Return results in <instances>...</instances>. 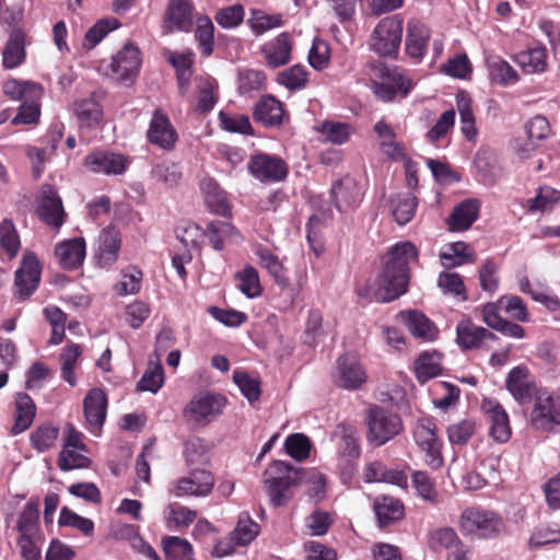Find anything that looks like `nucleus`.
I'll list each match as a JSON object with an SVG mask.
<instances>
[{
	"instance_id": "39",
	"label": "nucleus",
	"mask_w": 560,
	"mask_h": 560,
	"mask_svg": "<svg viewBox=\"0 0 560 560\" xmlns=\"http://www.w3.org/2000/svg\"><path fill=\"white\" fill-rule=\"evenodd\" d=\"M428 546L434 552H442L443 550L450 552L465 547L455 529L448 526L431 530L428 535Z\"/></svg>"
},
{
	"instance_id": "7",
	"label": "nucleus",
	"mask_w": 560,
	"mask_h": 560,
	"mask_svg": "<svg viewBox=\"0 0 560 560\" xmlns=\"http://www.w3.org/2000/svg\"><path fill=\"white\" fill-rule=\"evenodd\" d=\"M366 425V440L375 446L384 445L404 430L401 418L397 413L377 405L369 409Z\"/></svg>"
},
{
	"instance_id": "24",
	"label": "nucleus",
	"mask_w": 560,
	"mask_h": 560,
	"mask_svg": "<svg viewBox=\"0 0 560 560\" xmlns=\"http://www.w3.org/2000/svg\"><path fill=\"white\" fill-rule=\"evenodd\" d=\"M498 336L491 330L478 326L470 319L456 325V342L462 350L481 349L486 341H497Z\"/></svg>"
},
{
	"instance_id": "61",
	"label": "nucleus",
	"mask_w": 560,
	"mask_h": 560,
	"mask_svg": "<svg viewBox=\"0 0 560 560\" xmlns=\"http://www.w3.org/2000/svg\"><path fill=\"white\" fill-rule=\"evenodd\" d=\"M278 82L291 91L304 89L307 83V70L302 65L292 66L278 74Z\"/></svg>"
},
{
	"instance_id": "12",
	"label": "nucleus",
	"mask_w": 560,
	"mask_h": 560,
	"mask_svg": "<svg viewBox=\"0 0 560 560\" xmlns=\"http://www.w3.org/2000/svg\"><path fill=\"white\" fill-rule=\"evenodd\" d=\"M247 170L260 183L282 182L289 174V166L282 158L267 153L253 154Z\"/></svg>"
},
{
	"instance_id": "26",
	"label": "nucleus",
	"mask_w": 560,
	"mask_h": 560,
	"mask_svg": "<svg viewBox=\"0 0 560 560\" xmlns=\"http://www.w3.org/2000/svg\"><path fill=\"white\" fill-rule=\"evenodd\" d=\"M293 49V42L288 32H282L275 38L266 42L260 47L266 63L270 68H279L285 66L291 60V52Z\"/></svg>"
},
{
	"instance_id": "16",
	"label": "nucleus",
	"mask_w": 560,
	"mask_h": 560,
	"mask_svg": "<svg viewBox=\"0 0 560 560\" xmlns=\"http://www.w3.org/2000/svg\"><path fill=\"white\" fill-rule=\"evenodd\" d=\"M505 387L514 400L522 407L534 404V400L540 393V387L529 378V372L526 366L518 365L513 368L505 380Z\"/></svg>"
},
{
	"instance_id": "9",
	"label": "nucleus",
	"mask_w": 560,
	"mask_h": 560,
	"mask_svg": "<svg viewBox=\"0 0 560 560\" xmlns=\"http://www.w3.org/2000/svg\"><path fill=\"white\" fill-rule=\"evenodd\" d=\"M434 418L422 417L417 420L412 434L419 450L424 454L425 464L436 470L444 464L443 442L439 439Z\"/></svg>"
},
{
	"instance_id": "43",
	"label": "nucleus",
	"mask_w": 560,
	"mask_h": 560,
	"mask_svg": "<svg viewBox=\"0 0 560 560\" xmlns=\"http://www.w3.org/2000/svg\"><path fill=\"white\" fill-rule=\"evenodd\" d=\"M441 358L438 351L423 352L418 357L415 362V372L420 383H425L441 374Z\"/></svg>"
},
{
	"instance_id": "58",
	"label": "nucleus",
	"mask_w": 560,
	"mask_h": 560,
	"mask_svg": "<svg viewBox=\"0 0 560 560\" xmlns=\"http://www.w3.org/2000/svg\"><path fill=\"white\" fill-rule=\"evenodd\" d=\"M446 433L452 445H466L476 433V422L471 419L460 420L450 424Z\"/></svg>"
},
{
	"instance_id": "63",
	"label": "nucleus",
	"mask_w": 560,
	"mask_h": 560,
	"mask_svg": "<svg viewBox=\"0 0 560 560\" xmlns=\"http://www.w3.org/2000/svg\"><path fill=\"white\" fill-rule=\"evenodd\" d=\"M311 446L310 439L303 433L290 434L284 442L287 454L299 462L310 456Z\"/></svg>"
},
{
	"instance_id": "55",
	"label": "nucleus",
	"mask_w": 560,
	"mask_h": 560,
	"mask_svg": "<svg viewBox=\"0 0 560 560\" xmlns=\"http://www.w3.org/2000/svg\"><path fill=\"white\" fill-rule=\"evenodd\" d=\"M151 175L156 182L163 183L168 187H174L182 178V168L178 163L163 161L153 166Z\"/></svg>"
},
{
	"instance_id": "44",
	"label": "nucleus",
	"mask_w": 560,
	"mask_h": 560,
	"mask_svg": "<svg viewBox=\"0 0 560 560\" xmlns=\"http://www.w3.org/2000/svg\"><path fill=\"white\" fill-rule=\"evenodd\" d=\"M516 62L526 73H540L547 68V49L535 47L516 55Z\"/></svg>"
},
{
	"instance_id": "20",
	"label": "nucleus",
	"mask_w": 560,
	"mask_h": 560,
	"mask_svg": "<svg viewBox=\"0 0 560 560\" xmlns=\"http://www.w3.org/2000/svg\"><path fill=\"white\" fill-rule=\"evenodd\" d=\"M334 377L339 387L349 390L360 388L368 380L366 372L359 360L348 354L338 358Z\"/></svg>"
},
{
	"instance_id": "14",
	"label": "nucleus",
	"mask_w": 560,
	"mask_h": 560,
	"mask_svg": "<svg viewBox=\"0 0 560 560\" xmlns=\"http://www.w3.org/2000/svg\"><path fill=\"white\" fill-rule=\"evenodd\" d=\"M214 487L213 474L205 468H191L189 475L173 482L171 492L177 497H207Z\"/></svg>"
},
{
	"instance_id": "51",
	"label": "nucleus",
	"mask_w": 560,
	"mask_h": 560,
	"mask_svg": "<svg viewBox=\"0 0 560 560\" xmlns=\"http://www.w3.org/2000/svg\"><path fill=\"white\" fill-rule=\"evenodd\" d=\"M325 337L324 317L319 308H311L305 320L303 342L315 347Z\"/></svg>"
},
{
	"instance_id": "28",
	"label": "nucleus",
	"mask_w": 560,
	"mask_h": 560,
	"mask_svg": "<svg viewBox=\"0 0 560 560\" xmlns=\"http://www.w3.org/2000/svg\"><path fill=\"white\" fill-rule=\"evenodd\" d=\"M86 254L83 237H74L60 242L55 247V256L65 270H74L82 266Z\"/></svg>"
},
{
	"instance_id": "62",
	"label": "nucleus",
	"mask_w": 560,
	"mask_h": 560,
	"mask_svg": "<svg viewBox=\"0 0 560 560\" xmlns=\"http://www.w3.org/2000/svg\"><path fill=\"white\" fill-rule=\"evenodd\" d=\"M79 448L62 447L59 453L57 465L62 471L88 468L91 459L78 452Z\"/></svg>"
},
{
	"instance_id": "47",
	"label": "nucleus",
	"mask_w": 560,
	"mask_h": 560,
	"mask_svg": "<svg viewBox=\"0 0 560 560\" xmlns=\"http://www.w3.org/2000/svg\"><path fill=\"white\" fill-rule=\"evenodd\" d=\"M237 288L249 299L258 298L262 293L259 275L255 267L246 265L241 271L235 273Z\"/></svg>"
},
{
	"instance_id": "40",
	"label": "nucleus",
	"mask_w": 560,
	"mask_h": 560,
	"mask_svg": "<svg viewBox=\"0 0 560 560\" xmlns=\"http://www.w3.org/2000/svg\"><path fill=\"white\" fill-rule=\"evenodd\" d=\"M440 259L445 268L459 267L476 261L474 249L465 242L451 243L447 250L440 254Z\"/></svg>"
},
{
	"instance_id": "8",
	"label": "nucleus",
	"mask_w": 560,
	"mask_h": 560,
	"mask_svg": "<svg viewBox=\"0 0 560 560\" xmlns=\"http://www.w3.org/2000/svg\"><path fill=\"white\" fill-rule=\"evenodd\" d=\"M404 18L394 14L382 19L375 26L370 47L383 57H396L401 44Z\"/></svg>"
},
{
	"instance_id": "11",
	"label": "nucleus",
	"mask_w": 560,
	"mask_h": 560,
	"mask_svg": "<svg viewBox=\"0 0 560 560\" xmlns=\"http://www.w3.org/2000/svg\"><path fill=\"white\" fill-rule=\"evenodd\" d=\"M335 434L340 438L338 466L341 469V475L351 477L361 455L358 431L351 424L340 423L337 425Z\"/></svg>"
},
{
	"instance_id": "6",
	"label": "nucleus",
	"mask_w": 560,
	"mask_h": 560,
	"mask_svg": "<svg viewBox=\"0 0 560 560\" xmlns=\"http://www.w3.org/2000/svg\"><path fill=\"white\" fill-rule=\"evenodd\" d=\"M226 398L217 393L201 392L195 395L183 409V417L196 427H206L214 421L226 406Z\"/></svg>"
},
{
	"instance_id": "27",
	"label": "nucleus",
	"mask_w": 560,
	"mask_h": 560,
	"mask_svg": "<svg viewBox=\"0 0 560 560\" xmlns=\"http://www.w3.org/2000/svg\"><path fill=\"white\" fill-rule=\"evenodd\" d=\"M430 36L429 27L420 20H409L405 43L406 54L417 62L421 61L427 52Z\"/></svg>"
},
{
	"instance_id": "22",
	"label": "nucleus",
	"mask_w": 560,
	"mask_h": 560,
	"mask_svg": "<svg viewBox=\"0 0 560 560\" xmlns=\"http://www.w3.org/2000/svg\"><path fill=\"white\" fill-rule=\"evenodd\" d=\"M482 410L489 424V435L498 443H506L511 439L512 429L505 409L497 400L485 399Z\"/></svg>"
},
{
	"instance_id": "45",
	"label": "nucleus",
	"mask_w": 560,
	"mask_h": 560,
	"mask_svg": "<svg viewBox=\"0 0 560 560\" xmlns=\"http://www.w3.org/2000/svg\"><path fill=\"white\" fill-rule=\"evenodd\" d=\"M418 207V199L412 192L398 194L393 199V217L399 225L410 222Z\"/></svg>"
},
{
	"instance_id": "17",
	"label": "nucleus",
	"mask_w": 560,
	"mask_h": 560,
	"mask_svg": "<svg viewBox=\"0 0 560 560\" xmlns=\"http://www.w3.org/2000/svg\"><path fill=\"white\" fill-rule=\"evenodd\" d=\"M37 214L48 226L59 230L65 223L66 212L56 188L43 185L38 195Z\"/></svg>"
},
{
	"instance_id": "1",
	"label": "nucleus",
	"mask_w": 560,
	"mask_h": 560,
	"mask_svg": "<svg viewBox=\"0 0 560 560\" xmlns=\"http://www.w3.org/2000/svg\"><path fill=\"white\" fill-rule=\"evenodd\" d=\"M419 250L409 241L398 242L390 246L381 257L376 275L377 300L394 302L409 290L411 265L418 262Z\"/></svg>"
},
{
	"instance_id": "60",
	"label": "nucleus",
	"mask_w": 560,
	"mask_h": 560,
	"mask_svg": "<svg viewBox=\"0 0 560 560\" xmlns=\"http://www.w3.org/2000/svg\"><path fill=\"white\" fill-rule=\"evenodd\" d=\"M164 383V370L161 363H150L140 381L137 383V389L140 392L158 393Z\"/></svg>"
},
{
	"instance_id": "64",
	"label": "nucleus",
	"mask_w": 560,
	"mask_h": 560,
	"mask_svg": "<svg viewBox=\"0 0 560 560\" xmlns=\"http://www.w3.org/2000/svg\"><path fill=\"white\" fill-rule=\"evenodd\" d=\"M498 265L490 258L486 259L480 266L478 276L482 291L493 294L499 289L500 278L498 276Z\"/></svg>"
},
{
	"instance_id": "33",
	"label": "nucleus",
	"mask_w": 560,
	"mask_h": 560,
	"mask_svg": "<svg viewBox=\"0 0 560 560\" xmlns=\"http://www.w3.org/2000/svg\"><path fill=\"white\" fill-rule=\"evenodd\" d=\"M399 316L415 337L433 340L439 334L434 323L419 311L400 312Z\"/></svg>"
},
{
	"instance_id": "2",
	"label": "nucleus",
	"mask_w": 560,
	"mask_h": 560,
	"mask_svg": "<svg viewBox=\"0 0 560 560\" xmlns=\"http://www.w3.org/2000/svg\"><path fill=\"white\" fill-rule=\"evenodd\" d=\"M302 479L300 469L283 460H273L264 471V483L270 503L276 506L287 505L293 498L292 488Z\"/></svg>"
},
{
	"instance_id": "30",
	"label": "nucleus",
	"mask_w": 560,
	"mask_h": 560,
	"mask_svg": "<svg viewBox=\"0 0 560 560\" xmlns=\"http://www.w3.org/2000/svg\"><path fill=\"white\" fill-rule=\"evenodd\" d=\"M480 202L477 199H465L453 209L447 219L448 230L460 232L468 230L478 219Z\"/></svg>"
},
{
	"instance_id": "23",
	"label": "nucleus",
	"mask_w": 560,
	"mask_h": 560,
	"mask_svg": "<svg viewBox=\"0 0 560 560\" xmlns=\"http://www.w3.org/2000/svg\"><path fill=\"white\" fill-rule=\"evenodd\" d=\"M120 246V231L115 226L103 229L98 235L97 248L94 255L96 266L101 268L113 266L119 257Z\"/></svg>"
},
{
	"instance_id": "46",
	"label": "nucleus",
	"mask_w": 560,
	"mask_h": 560,
	"mask_svg": "<svg viewBox=\"0 0 560 560\" xmlns=\"http://www.w3.org/2000/svg\"><path fill=\"white\" fill-rule=\"evenodd\" d=\"M3 67L12 69L21 65L25 57L24 34L21 31H13L3 49Z\"/></svg>"
},
{
	"instance_id": "49",
	"label": "nucleus",
	"mask_w": 560,
	"mask_h": 560,
	"mask_svg": "<svg viewBox=\"0 0 560 560\" xmlns=\"http://www.w3.org/2000/svg\"><path fill=\"white\" fill-rule=\"evenodd\" d=\"M195 38L198 43V48L203 57H209L214 48V26L208 15L197 18V26L195 31Z\"/></svg>"
},
{
	"instance_id": "34",
	"label": "nucleus",
	"mask_w": 560,
	"mask_h": 560,
	"mask_svg": "<svg viewBox=\"0 0 560 560\" xmlns=\"http://www.w3.org/2000/svg\"><path fill=\"white\" fill-rule=\"evenodd\" d=\"M203 235L208 237L212 248L218 252L225 248L226 242H232L240 237L237 229L231 222L221 220L209 222L203 231Z\"/></svg>"
},
{
	"instance_id": "37",
	"label": "nucleus",
	"mask_w": 560,
	"mask_h": 560,
	"mask_svg": "<svg viewBox=\"0 0 560 560\" xmlns=\"http://www.w3.org/2000/svg\"><path fill=\"white\" fill-rule=\"evenodd\" d=\"M39 502L30 500L20 512L16 521V530L19 536H39L43 535L39 526Z\"/></svg>"
},
{
	"instance_id": "50",
	"label": "nucleus",
	"mask_w": 560,
	"mask_h": 560,
	"mask_svg": "<svg viewBox=\"0 0 560 560\" xmlns=\"http://www.w3.org/2000/svg\"><path fill=\"white\" fill-rule=\"evenodd\" d=\"M3 92L12 100L30 101V98H40L43 89L39 84L31 82H21L18 80H9L3 85Z\"/></svg>"
},
{
	"instance_id": "25",
	"label": "nucleus",
	"mask_w": 560,
	"mask_h": 560,
	"mask_svg": "<svg viewBox=\"0 0 560 560\" xmlns=\"http://www.w3.org/2000/svg\"><path fill=\"white\" fill-rule=\"evenodd\" d=\"M194 4L188 0H170L164 14L167 32H190L194 25Z\"/></svg>"
},
{
	"instance_id": "56",
	"label": "nucleus",
	"mask_w": 560,
	"mask_h": 560,
	"mask_svg": "<svg viewBox=\"0 0 560 560\" xmlns=\"http://www.w3.org/2000/svg\"><path fill=\"white\" fill-rule=\"evenodd\" d=\"M232 534L237 545L245 546L257 537L259 525L250 518L248 513H241L237 525Z\"/></svg>"
},
{
	"instance_id": "36",
	"label": "nucleus",
	"mask_w": 560,
	"mask_h": 560,
	"mask_svg": "<svg viewBox=\"0 0 560 560\" xmlns=\"http://www.w3.org/2000/svg\"><path fill=\"white\" fill-rule=\"evenodd\" d=\"M255 254L259 259V265L268 271L279 287L285 288L289 285L288 269L277 255L264 246H259Z\"/></svg>"
},
{
	"instance_id": "57",
	"label": "nucleus",
	"mask_w": 560,
	"mask_h": 560,
	"mask_svg": "<svg viewBox=\"0 0 560 560\" xmlns=\"http://www.w3.org/2000/svg\"><path fill=\"white\" fill-rule=\"evenodd\" d=\"M438 285L445 294L458 296L462 301L468 300L464 280L457 272H441L438 278Z\"/></svg>"
},
{
	"instance_id": "35",
	"label": "nucleus",
	"mask_w": 560,
	"mask_h": 560,
	"mask_svg": "<svg viewBox=\"0 0 560 560\" xmlns=\"http://www.w3.org/2000/svg\"><path fill=\"white\" fill-rule=\"evenodd\" d=\"M74 114L80 128H96L103 119L102 106L92 96L77 101L74 103Z\"/></svg>"
},
{
	"instance_id": "54",
	"label": "nucleus",
	"mask_w": 560,
	"mask_h": 560,
	"mask_svg": "<svg viewBox=\"0 0 560 560\" xmlns=\"http://www.w3.org/2000/svg\"><path fill=\"white\" fill-rule=\"evenodd\" d=\"M81 353V346L71 343L67 346L60 354L61 376L71 386H74L77 383L74 369L77 366V362Z\"/></svg>"
},
{
	"instance_id": "18",
	"label": "nucleus",
	"mask_w": 560,
	"mask_h": 560,
	"mask_svg": "<svg viewBox=\"0 0 560 560\" xmlns=\"http://www.w3.org/2000/svg\"><path fill=\"white\" fill-rule=\"evenodd\" d=\"M330 197L336 209L339 212L347 213L360 206L363 199V191L360 183L347 175L332 184Z\"/></svg>"
},
{
	"instance_id": "4",
	"label": "nucleus",
	"mask_w": 560,
	"mask_h": 560,
	"mask_svg": "<svg viewBox=\"0 0 560 560\" xmlns=\"http://www.w3.org/2000/svg\"><path fill=\"white\" fill-rule=\"evenodd\" d=\"M528 424L542 434L553 433L560 428V390L540 387L528 413Z\"/></svg>"
},
{
	"instance_id": "53",
	"label": "nucleus",
	"mask_w": 560,
	"mask_h": 560,
	"mask_svg": "<svg viewBox=\"0 0 560 560\" xmlns=\"http://www.w3.org/2000/svg\"><path fill=\"white\" fill-rule=\"evenodd\" d=\"M120 25L121 23L115 18L97 21L85 33L83 46L88 49L94 48L109 32L117 30Z\"/></svg>"
},
{
	"instance_id": "48",
	"label": "nucleus",
	"mask_w": 560,
	"mask_h": 560,
	"mask_svg": "<svg viewBox=\"0 0 560 560\" xmlns=\"http://www.w3.org/2000/svg\"><path fill=\"white\" fill-rule=\"evenodd\" d=\"M412 486L417 494L432 505L440 503V495L435 486V481L427 471L415 470L411 474Z\"/></svg>"
},
{
	"instance_id": "32",
	"label": "nucleus",
	"mask_w": 560,
	"mask_h": 560,
	"mask_svg": "<svg viewBox=\"0 0 560 560\" xmlns=\"http://www.w3.org/2000/svg\"><path fill=\"white\" fill-rule=\"evenodd\" d=\"M36 416V406L32 397L25 393H19L15 397L14 423L11 434L18 435L26 431Z\"/></svg>"
},
{
	"instance_id": "15",
	"label": "nucleus",
	"mask_w": 560,
	"mask_h": 560,
	"mask_svg": "<svg viewBox=\"0 0 560 560\" xmlns=\"http://www.w3.org/2000/svg\"><path fill=\"white\" fill-rule=\"evenodd\" d=\"M141 67V52L132 44H126L112 57L109 65L110 75L125 84L135 82Z\"/></svg>"
},
{
	"instance_id": "41",
	"label": "nucleus",
	"mask_w": 560,
	"mask_h": 560,
	"mask_svg": "<svg viewBox=\"0 0 560 560\" xmlns=\"http://www.w3.org/2000/svg\"><path fill=\"white\" fill-rule=\"evenodd\" d=\"M247 24L256 36H261L265 33L284 25L283 14H268L260 9L250 10V18Z\"/></svg>"
},
{
	"instance_id": "19",
	"label": "nucleus",
	"mask_w": 560,
	"mask_h": 560,
	"mask_svg": "<svg viewBox=\"0 0 560 560\" xmlns=\"http://www.w3.org/2000/svg\"><path fill=\"white\" fill-rule=\"evenodd\" d=\"M108 397L98 387L88 392L83 399V413L88 430L94 435H100L107 416Z\"/></svg>"
},
{
	"instance_id": "59",
	"label": "nucleus",
	"mask_w": 560,
	"mask_h": 560,
	"mask_svg": "<svg viewBox=\"0 0 560 560\" xmlns=\"http://www.w3.org/2000/svg\"><path fill=\"white\" fill-rule=\"evenodd\" d=\"M58 523L60 526L75 528L88 537L94 534L93 521L74 513L67 506L61 509Z\"/></svg>"
},
{
	"instance_id": "38",
	"label": "nucleus",
	"mask_w": 560,
	"mask_h": 560,
	"mask_svg": "<svg viewBox=\"0 0 560 560\" xmlns=\"http://www.w3.org/2000/svg\"><path fill=\"white\" fill-rule=\"evenodd\" d=\"M209 443L199 436H191L184 443L183 454L187 466L190 468H199V466L209 465Z\"/></svg>"
},
{
	"instance_id": "13",
	"label": "nucleus",
	"mask_w": 560,
	"mask_h": 560,
	"mask_svg": "<svg viewBox=\"0 0 560 560\" xmlns=\"http://www.w3.org/2000/svg\"><path fill=\"white\" fill-rule=\"evenodd\" d=\"M130 163V159L121 153L94 150L84 156L82 165L91 173L117 176L122 175Z\"/></svg>"
},
{
	"instance_id": "42",
	"label": "nucleus",
	"mask_w": 560,
	"mask_h": 560,
	"mask_svg": "<svg viewBox=\"0 0 560 560\" xmlns=\"http://www.w3.org/2000/svg\"><path fill=\"white\" fill-rule=\"evenodd\" d=\"M59 439V428L52 423H42L30 434V444L38 453L54 448Z\"/></svg>"
},
{
	"instance_id": "10",
	"label": "nucleus",
	"mask_w": 560,
	"mask_h": 560,
	"mask_svg": "<svg viewBox=\"0 0 560 560\" xmlns=\"http://www.w3.org/2000/svg\"><path fill=\"white\" fill-rule=\"evenodd\" d=\"M42 276V264L35 253L26 250L14 277V295L24 301L38 288Z\"/></svg>"
},
{
	"instance_id": "21",
	"label": "nucleus",
	"mask_w": 560,
	"mask_h": 560,
	"mask_svg": "<svg viewBox=\"0 0 560 560\" xmlns=\"http://www.w3.org/2000/svg\"><path fill=\"white\" fill-rule=\"evenodd\" d=\"M148 141L163 150L171 151L177 142L178 135L168 116L155 109L147 132Z\"/></svg>"
},
{
	"instance_id": "3",
	"label": "nucleus",
	"mask_w": 560,
	"mask_h": 560,
	"mask_svg": "<svg viewBox=\"0 0 560 560\" xmlns=\"http://www.w3.org/2000/svg\"><path fill=\"white\" fill-rule=\"evenodd\" d=\"M457 526L465 537L489 539L501 533L503 521L497 512L472 505L462 511Z\"/></svg>"
},
{
	"instance_id": "29",
	"label": "nucleus",
	"mask_w": 560,
	"mask_h": 560,
	"mask_svg": "<svg viewBox=\"0 0 560 560\" xmlns=\"http://www.w3.org/2000/svg\"><path fill=\"white\" fill-rule=\"evenodd\" d=\"M253 117L265 127H280L284 117L283 104L271 95H265L256 103Z\"/></svg>"
},
{
	"instance_id": "31",
	"label": "nucleus",
	"mask_w": 560,
	"mask_h": 560,
	"mask_svg": "<svg viewBox=\"0 0 560 560\" xmlns=\"http://www.w3.org/2000/svg\"><path fill=\"white\" fill-rule=\"evenodd\" d=\"M373 508L381 527L396 523L405 516L404 503L399 499L390 495L377 497Z\"/></svg>"
},
{
	"instance_id": "52",
	"label": "nucleus",
	"mask_w": 560,
	"mask_h": 560,
	"mask_svg": "<svg viewBox=\"0 0 560 560\" xmlns=\"http://www.w3.org/2000/svg\"><path fill=\"white\" fill-rule=\"evenodd\" d=\"M490 78L501 85L514 84L518 81L516 70L501 58H492L488 61Z\"/></svg>"
},
{
	"instance_id": "5",
	"label": "nucleus",
	"mask_w": 560,
	"mask_h": 560,
	"mask_svg": "<svg viewBox=\"0 0 560 560\" xmlns=\"http://www.w3.org/2000/svg\"><path fill=\"white\" fill-rule=\"evenodd\" d=\"M372 81L373 93L383 102H393L396 96L407 97L413 88V82L407 72L397 66L380 63L375 67Z\"/></svg>"
}]
</instances>
